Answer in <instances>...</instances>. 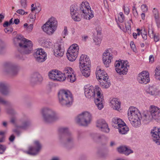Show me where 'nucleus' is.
<instances>
[{"label":"nucleus","instance_id":"f257e3e1","mask_svg":"<svg viewBox=\"0 0 160 160\" xmlns=\"http://www.w3.org/2000/svg\"><path fill=\"white\" fill-rule=\"evenodd\" d=\"M85 95L86 98L94 99L95 103L99 110L103 108L104 100L102 91L98 86L94 88L92 86H86L84 88Z\"/></svg>","mask_w":160,"mask_h":160},{"label":"nucleus","instance_id":"f03ea898","mask_svg":"<svg viewBox=\"0 0 160 160\" xmlns=\"http://www.w3.org/2000/svg\"><path fill=\"white\" fill-rule=\"evenodd\" d=\"M13 41L15 44H18L19 46L16 57L18 59L24 60L23 55L31 53L32 50V44L31 41L26 39L21 35H19L14 38Z\"/></svg>","mask_w":160,"mask_h":160},{"label":"nucleus","instance_id":"7ed1b4c3","mask_svg":"<svg viewBox=\"0 0 160 160\" xmlns=\"http://www.w3.org/2000/svg\"><path fill=\"white\" fill-rule=\"evenodd\" d=\"M58 98L59 103L63 106L70 107L73 101L71 93L68 90H61L58 92Z\"/></svg>","mask_w":160,"mask_h":160},{"label":"nucleus","instance_id":"20e7f679","mask_svg":"<svg viewBox=\"0 0 160 160\" xmlns=\"http://www.w3.org/2000/svg\"><path fill=\"white\" fill-rule=\"evenodd\" d=\"M42 113L44 121L47 123L52 122L59 118V116L54 111L48 107L43 108Z\"/></svg>","mask_w":160,"mask_h":160},{"label":"nucleus","instance_id":"39448f33","mask_svg":"<svg viewBox=\"0 0 160 160\" xmlns=\"http://www.w3.org/2000/svg\"><path fill=\"white\" fill-rule=\"evenodd\" d=\"M58 22L56 19L52 17L42 27L43 31L48 35H52L57 29Z\"/></svg>","mask_w":160,"mask_h":160},{"label":"nucleus","instance_id":"423d86ee","mask_svg":"<svg viewBox=\"0 0 160 160\" xmlns=\"http://www.w3.org/2000/svg\"><path fill=\"white\" fill-rule=\"evenodd\" d=\"M92 115L88 112H84L79 114L76 118V122L79 125L87 126L91 122Z\"/></svg>","mask_w":160,"mask_h":160},{"label":"nucleus","instance_id":"0eeeda50","mask_svg":"<svg viewBox=\"0 0 160 160\" xmlns=\"http://www.w3.org/2000/svg\"><path fill=\"white\" fill-rule=\"evenodd\" d=\"M115 70L120 75L126 74L129 67L128 62L127 61L120 60L115 62Z\"/></svg>","mask_w":160,"mask_h":160},{"label":"nucleus","instance_id":"6e6552de","mask_svg":"<svg viewBox=\"0 0 160 160\" xmlns=\"http://www.w3.org/2000/svg\"><path fill=\"white\" fill-rule=\"evenodd\" d=\"M3 67L5 72L10 75L14 76L18 73V67L10 62H5L3 64Z\"/></svg>","mask_w":160,"mask_h":160},{"label":"nucleus","instance_id":"1a4fd4ad","mask_svg":"<svg viewBox=\"0 0 160 160\" xmlns=\"http://www.w3.org/2000/svg\"><path fill=\"white\" fill-rule=\"evenodd\" d=\"M87 2H82L80 7V10L84 14V18L86 19H90L93 16V12L91 10V8Z\"/></svg>","mask_w":160,"mask_h":160},{"label":"nucleus","instance_id":"9d476101","mask_svg":"<svg viewBox=\"0 0 160 160\" xmlns=\"http://www.w3.org/2000/svg\"><path fill=\"white\" fill-rule=\"evenodd\" d=\"M79 50V47L76 44H72L69 48L67 56L70 61H73L76 60L78 55Z\"/></svg>","mask_w":160,"mask_h":160},{"label":"nucleus","instance_id":"9b49d317","mask_svg":"<svg viewBox=\"0 0 160 160\" xmlns=\"http://www.w3.org/2000/svg\"><path fill=\"white\" fill-rule=\"evenodd\" d=\"M59 134H62L65 138V141L63 143L65 147H67V145L73 142V138L68 131V129L66 128H62L59 130Z\"/></svg>","mask_w":160,"mask_h":160},{"label":"nucleus","instance_id":"f8f14e48","mask_svg":"<svg viewBox=\"0 0 160 160\" xmlns=\"http://www.w3.org/2000/svg\"><path fill=\"white\" fill-rule=\"evenodd\" d=\"M129 120L141 119L142 116L139 110L135 107H130L128 111Z\"/></svg>","mask_w":160,"mask_h":160},{"label":"nucleus","instance_id":"ddd939ff","mask_svg":"<svg viewBox=\"0 0 160 160\" xmlns=\"http://www.w3.org/2000/svg\"><path fill=\"white\" fill-rule=\"evenodd\" d=\"M53 51L54 55L56 57H62L65 51L63 43L62 42H59L55 44Z\"/></svg>","mask_w":160,"mask_h":160},{"label":"nucleus","instance_id":"4468645a","mask_svg":"<svg viewBox=\"0 0 160 160\" xmlns=\"http://www.w3.org/2000/svg\"><path fill=\"white\" fill-rule=\"evenodd\" d=\"M34 143L35 147H29L28 150L26 152L27 154L32 155H35L38 153L41 148V145L38 141H35Z\"/></svg>","mask_w":160,"mask_h":160},{"label":"nucleus","instance_id":"2eb2a0df","mask_svg":"<svg viewBox=\"0 0 160 160\" xmlns=\"http://www.w3.org/2000/svg\"><path fill=\"white\" fill-rule=\"evenodd\" d=\"M138 81L140 83L146 84L150 81L149 74L147 71H143L140 73L138 78Z\"/></svg>","mask_w":160,"mask_h":160},{"label":"nucleus","instance_id":"dca6fc26","mask_svg":"<svg viewBox=\"0 0 160 160\" xmlns=\"http://www.w3.org/2000/svg\"><path fill=\"white\" fill-rule=\"evenodd\" d=\"M149 112L152 118L155 120L160 119V108L152 105L150 107Z\"/></svg>","mask_w":160,"mask_h":160},{"label":"nucleus","instance_id":"f3484780","mask_svg":"<svg viewBox=\"0 0 160 160\" xmlns=\"http://www.w3.org/2000/svg\"><path fill=\"white\" fill-rule=\"evenodd\" d=\"M96 126L100 130L106 132H109V129L108 128L107 124L103 119L98 120L96 123Z\"/></svg>","mask_w":160,"mask_h":160},{"label":"nucleus","instance_id":"a211bd4d","mask_svg":"<svg viewBox=\"0 0 160 160\" xmlns=\"http://www.w3.org/2000/svg\"><path fill=\"white\" fill-rule=\"evenodd\" d=\"M36 61L39 62H44L46 58V54L43 49L40 48L34 54Z\"/></svg>","mask_w":160,"mask_h":160},{"label":"nucleus","instance_id":"6ab92c4d","mask_svg":"<svg viewBox=\"0 0 160 160\" xmlns=\"http://www.w3.org/2000/svg\"><path fill=\"white\" fill-rule=\"evenodd\" d=\"M154 141L158 145H160V128L154 127L151 132Z\"/></svg>","mask_w":160,"mask_h":160},{"label":"nucleus","instance_id":"aec40b11","mask_svg":"<svg viewBox=\"0 0 160 160\" xmlns=\"http://www.w3.org/2000/svg\"><path fill=\"white\" fill-rule=\"evenodd\" d=\"M112 54L110 53L109 50H107L103 54V61L106 67H108L109 64L112 60Z\"/></svg>","mask_w":160,"mask_h":160},{"label":"nucleus","instance_id":"412c9836","mask_svg":"<svg viewBox=\"0 0 160 160\" xmlns=\"http://www.w3.org/2000/svg\"><path fill=\"white\" fill-rule=\"evenodd\" d=\"M79 66L81 68L85 67L90 66V63L89 59L87 56L84 54H82L79 59Z\"/></svg>","mask_w":160,"mask_h":160},{"label":"nucleus","instance_id":"4be33fe9","mask_svg":"<svg viewBox=\"0 0 160 160\" xmlns=\"http://www.w3.org/2000/svg\"><path fill=\"white\" fill-rule=\"evenodd\" d=\"M70 12L72 18L76 21H79L81 18L78 16L77 12V8L73 5H72L70 8Z\"/></svg>","mask_w":160,"mask_h":160},{"label":"nucleus","instance_id":"5701e85b","mask_svg":"<svg viewBox=\"0 0 160 160\" xmlns=\"http://www.w3.org/2000/svg\"><path fill=\"white\" fill-rule=\"evenodd\" d=\"M117 150L119 152L123 153L127 156L133 152L132 150L126 146H120L117 148Z\"/></svg>","mask_w":160,"mask_h":160},{"label":"nucleus","instance_id":"b1692460","mask_svg":"<svg viewBox=\"0 0 160 160\" xmlns=\"http://www.w3.org/2000/svg\"><path fill=\"white\" fill-rule=\"evenodd\" d=\"M42 79L41 76L38 73L33 74L30 78V81L32 83L40 82L42 81Z\"/></svg>","mask_w":160,"mask_h":160},{"label":"nucleus","instance_id":"393cba45","mask_svg":"<svg viewBox=\"0 0 160 160\" xmlns=\"http://www.w3.org/2000/svg\"><path fill=\"white\" fill-rule=\"evenodd\" d=\"M97 71L96 72V74L97 79L100 80L108 77L107 74L105 71L102 70L100 69L98 70V69L97 68Z\"/></svg>","mask_w":160,"mask_h":160},{"label":"nucleus","instance_id":"a878e982","mask_svg":"<svg viewBox=\"0 0 160 160\" xmlns=\"http://www.w3.org/2000/svg\"><path fill=\"white\" fill-rule=\"evenodd\" d=\"M112 108L115 110H118L120 108L121 103L117 98H113L110 102Z\"/></svg>","mask_w":160,"mask_h":160},{"label":"nucleus","instance_id":"bb28decb","mask_svg":"<svg viewBox=\"0 0 160 160\" xmlns=\"http://www.w3.org/2000/svg\"><path fill=\"white\" fill-rule=\"evenodd\" d=\"M0 92L2 94L7 95L9 93L7 85L4 83H0Z\"/></svg>","mask_w":160,"mask_h":160},{"label":"nucleus","instance_id":"cd10ccee","mask_svg":"<svg viewBox=\"0 0 160 160\" xmlns=\"http://www.w3.org/2000/svg\"><path fill=\"white\" fill-rule=\"evenodd\" d=\"M100 83L103 88H108L110 87V83L108 77L99 81Z\"/></svg>","mask_w":160,"mask_h":160},{"label":"nucleus","instance_id":"c85d7f7f","mask_svg":"<svg viewBox=\"0 0 160 160\" xmlns=\"http://www.w3.org/2000/svg\"><path fill=\"white\" fill-rule=\"evenodd\" d=\"M117 128L118 129L119 132L122 134L127 133L129 131L128 128L124 122V123H122L121 125L117 127Z\"/></svg>","mask_w":160,"mask_h":160},{"label":"nucleus","instance_id":"c756f323","mask_svg":"<svg viewBox=\"0 0 160 160\" xmlns=\"http://www.w3.org/2000/svg\"><path fill=\"white\" fill-rule=\"evenodd\" d=\"M90 66L85 67L84 68L80 67V68L82 74L86 77H88L90 74Z\"/></svg>","mask_w":160,"mask_h":160},{"label":"nucleus","instance_id":"7c9ffc66","mask_svg":"<svg viewBox=\"0 0 160 160\" xmlns=\"http://www.w3.org/2000/svg\"><path fill=\"white\" fill-rule=\"evenodd\" d=\"M147 93L152 95H156L158 93L157 89L154 86H149L146 89Z\"/></svg>","mask_w":160,"mask_h":160},{"label":"nucleus","instance_id":"2f4dec72","mask_svg":"<svg viewBox=\"0 0 160 160\" xmlns=\"http://www.w3.org/2000/svg\"><path fill=\"white\" fill-rule=\"evenodd\" d=\"M59 71L56 70H52L49 72L48 76L49 78L54 81H56V77L59 73Z\"/></svg>","mask_w":160,"mask_h":160},{"label":"nucleus","instance_id":"473e14b6","mask_svg":"<svg viewBox=\"0 0 160 160\" xmlns=\"http://www.w3.org/2000/svg\"><path fill=\"white\" fill-rule=\"evenodd\" d=\"M112 122L114 124L117 125L115 126L117 128V127H119L120 125H121L122 123H124V122L122 120L118 118H113Z\"/></svg>","mask_w":160,"mask_h":160},{"label":"nucleus","instance_id":"72a5a7b5","mask_svg":"<svg viewBox=\"0 0 160 160\" xmlns=\"http://www.w3.org/2000/svg\"><path fill=\"white\" fill-rule=\"evenodd\" d=\"M141 119L137 120H129L131 124L135 128H137L140 127L141 125Z\"/></svg>","mask_w":160,"mask_h":160},{"label":"nucleus","instance_id":"f704fd0d","mask_svg":"<svg viewBox=\"0 0 160 160\" xmlns=\"http://www.w3.org/2000/svg\"><path fill=\"white\" fill-rule=\"evenodd\" d=\"M66 78V76L64 74L62 73L59 71L57 76L56 77V81L60 82L63 81L65 80Z\"/></svg>","mask_w":160,"mask_h":160},{"label":"nucleus","instance_id":"c9c22d12","mask_svg":"<svg viewBox=\"0 0 160 160\" xmlns=\"http://www.w3.org/2000/svg\"><path fill=\"white\" fill-rule=\"evenodd\" d=\"M73 73V70L70 67H67L65 68L64 70V74L66 76Z\"/></svg>","mask_w":160,"mask_h":160},{"label":"nucleus","instance_id":"e433bc0d","mask_svg":"<svg viewBox=\"0 0 160 160\" xmlns=\"http://www.w3.org/2000/svg\"><path fill=\"white\" fill-rule=\"evenodd\" d=\"M66 77H67V80L68 81L71 82H74L76 79V76L75 75L73 74V73L71 74L68 75L67 76H66Z\"/></svg>","mask_w":160,"mask_h":160},{"label":"nucleus","instance_id":"4c0bfd02","mask_svg":"<svg viewBox=\"0 0 160 160\" xmlns=\"http://www.w3.org/2000/svg\"><path fill=\"white\" fill-rule=\"evenodd\" d=\"M30 120L28 119L23 122L20 127L22 129H25L30 125Z\"/></svg>","mask_w":160,"mask_h":160},{"label":"nucleus","instance_id":"58836bf2","mask_svg":"<svg viewBox=\"0 0 160 160\" xmlns=\"http://www.w3.org/2000/svg\"><path fill=\"white\" fill-rule=\"evenodd\" d=\"M155 78L156 79L160 80V67L157 66L155 70Z\"/></svg>","mask_w":160,"mask_h":160},{"label":"nucleus","instance_id":"ea45409f","mask_svg":"<svg viewBox=\"0 0 160 160\" xmlns=\"http://www.w3.org/2000/svg\"><path fill=\"white\" fill-rule=\"evenodd\" d=\"M93 39L95 43V44L98 45H99L101 41V39L100 38H99L98 35H94L93 38Z\"/></svg>","mask_w":160,"mask_h":160},{"label":"nucleus","instance_id":"a19ab883","mask_svg":"<svg viewBox=\"0 0 160 160\" xmlns=\"http://www.w3.org/2000/svg\"><path fill=\"white\" fill-rule=\"evenodd\" d=\"M42 45L44 47L49 48L52 45V43L49 40H44L42 43Z\"/></svg>","mask_w":160,"mask_h":160},{"label":"nucleus","instance_id":"79ce46f5","mask_svg":"<svg viewBox=\"0 0 160 160\" xmlns=\"http://www.w3.org/2000/svg\"><path fill=\"white\" fill-rule=\"evenodd\" d=\"M118 20L119 22L120 23H122L124 20V16L122 12H120L118 15Z\"/></svg>","mask_w":160,"mask_h":160},{"label":"nucleus","instance_id":"37998d69","mask_svg":"<svg viewBox=\"0 0 160 160\" xmlns=\"http://www.w3.org/2000/svg\"><path fill=\"white\" fill-rule=\"evenodd\" d=\"M132 23V20L130 19L125 23L126 29L128 30H131V24Z\"/></svg>","mask_w":160,"mask_h":160},{"label":"nucleus","instance_id":"c03bdc74","mask_svg":"<svg viewBox=\"0 0 160 160\" xmlns=\"http://www.w3.org/2000/svg\"><path fill=\"white\" fill-rule=\"evenodd\" d=\"M152 118V116H150L148 114H145L143 117V119L146 121H149Z\"/></svg>","mask_w":160,"mask_h":160},{"label":"nucleus","instance_id":"a18cd8bd","mask_svg":"<svg viewBox=\"0 0 160 160\" xmlns=\"http://www.w3.org/2000/svg\"><path fill=\"white\" fill-rule=\"evenodd\" d=\"M152 13L155 18H159L158 11L157 9L154 8L152 10Z\"/></svg>","mask_w":160,"mask_h":160},{"label":"nucleus","instance_id":"49530a36","mask_svg":"<svg viewBox=\"0 0 160 160\" xmlns=\"http://www.w3.org/2000/svg\"><path fill=\"white\" fill-rule=\"evenodd\" d=\"M27 0H21L20 4L21 7L23 8H26L27 6Z\"/></svg>","mask_w":160,"mask_h":160},{"label":"nucleus","instance_id":"de8ad7c7","mask_svg":"<svg viewBox=\"0 0 160 160\" xmlns=\"http://www.w3.org/2000/svg\"><path fill=\"white\" fill-rule=\"evenodd\" d=\"M7 112L8 113L12 115H14L17 114V112L12 108L8 109L7 111Z\"/></svg>","mask_w":160,"mask_h":160},{"label":"nucleus","instance_id":"09e8293b","mask_svg":"<svg viewBox=\"0 0 160 160\" xmlns=\"http://www.w3.org/2000/svg\"><path fill=\"white\" fill-rule=\"evenodd\" d=\"M6 149V146L0 144V154H3Z\"/></svg>","mask_w":160,"mask_h":160},{"label":"nucleus","instance_id":"8fccbe9b","mask_svg":"<svg viewBox=\"0 0 160 160\" xmlns=\"http://www.w3.org/2000/svg\"><path fill=\"white\" fill-rule=\"evenodd\" d=\"M141 8L143 12H146L148 10V7L146 4H143L141 6Z\"/></svg>","mask_w":160,"mask_h":160},{"label":"nucleus","instance_id":"3c124183","mask_svg":"<svg viewBox=\"0 0 160 160\" xmlns=\"http://www.w3.org/2000/svg\"><path fill=\"white\" fill-rule=\"evenodd\" d=\"M5 132L3 131H0V142H2L4 141V135Z\"/></svg>","mask_w":160,"mask_h":160},{"label":"nucleus","instance_id":"603ef678","mask_svg":"<svg viewBox=\"0 0 160 160\" xmlns=\"http://www.w3.org/2000/svg\"><path fill=\"white\" fill-rule=\"evenodd\" d=\"M5 44L1 41L0 40V53H1V51L3 50L5 48Z\"/></svg>","mask_w":160,"mask_h":160},{"label":"nucleus","instance_id":"864d4df0","mask_svg":"<svg viewBox=\"0 0 160 160\" xmlns=\"http://www.w3.org/2000/svg\"><path fill=\"white\" fill-rule=\"evenodd\" d=\"M17 12L19 13L21 15H23L24 14H26L28 13L27 12H25L24 10L22 9H19L17 11Z\"/></svg>","mask_w":160,"mask_h":160},{"label":"nucleus","instance_id":"5fc2aeb1","mask_svg":"<svg viewBox=\"0 0 160 160\" xmlns=\"http://www.w3.org/2000/svg\"><path fill=\"white\" fill-rule=\"evenodd\" d=\"M148 35L150 38H153L155 35L153 33V30L152 29H149L148 31Z\"/></svg>","mask_w":160,"mask_h":160},{"label":"nucleus","instance_id":"6e6d98bb","mask_svg":"<svg viewBox=\"0 0 160 160\" xmlns=\"http://www.w3.org/2000/svg\"><path fill=\"white\" fill-rule=\"evenodd\" d=\"M92 137L94 140H97L100 138L101 136L98 134H93L92 135Z\"/></svg>","mask_w":160,"mask_h":160},{"label":"nucleus","instance_id":"4d7b16f0","mask_svg":"<svg viewBox=\"0 0 160 160\" xmlns=\"http://www.w3.org/2000/svg\"><path fill=\"white\" fill-rule=\"evenodd\" d=\"M130 45L131 48L132 49L133 51L134 52H135L136 51V48L134 44V42H131L130 43Z\"/></svg>","mask_w":160,"mask_h":160},{"label":"nucleus","instance_id":"13d9d810","mask_svg":"<svg viewBox=\"0 0 160 160\" xmlns=\"http://www.w3.org/2000/svg\"><path fill=\"white\" fill-rule=\"evenodd\" d=\"M13 31V29L12 28H8L4 29V31L6 33L9 34L11 33Z\"/></svg>","mask_w":160,"mask_h":160},{"label":"nucleus","instance_id":"bf43d9fd","mask_svg":"<svg viewBox=\"0 0 160 160\" xmlns=\"http://www.w3.org/2000/svg\"><path fill=\"white\" fill-rule=\"evenodd\" d=\"M0 103L4 105H6L8 104V102L5 100L2 97L0 96Z\"/></svg>","mask_w":160,"mask_h":160},{"label":"nucleus","instance_id":"052dcab7","mask_svg":"<svg viewBox=\"0 0 160 160\" xmlns=\"http://www.w3.org/2000/svg\"><path fill=\"white\" fill-rule=\"evenodd\" d=\"M68 34V29L67 27H65L64 30L62 32V36H65Z\"/></svg>","mask_w":160,"mask_h":160},{"label":"nucleus","instance_id":"680f3d73","mask_svg":"<svg viewBox=\"0 0 160 160\" xmlns=\"http://www.w3.org/2000/svg\"><path fill=\"white\" fill-rule=\"evenodd\" d=\"M29 17L32 21H34L36 18L35 14L31 13L30 14Z\"/></svg>","mask_w":160,"mask_h":160},{"label":"nucleus","instance_id":"e2e57ef3","mask_svg":"<svg viewBox=\"0 0 160 160\" xmlns=\"http://www.w3.org/2000/svg\"><path fill=\"white\" fill-rule=\"evenodd\" d=\"M124 12L126 15H128L129 12V9L128 7H124Z\"/></svg>","mask_w":160,"mask_h":160},{"label":"nucleus","instance_id":"0e129e2a","mask_svg":"<svg viewBox=\"0 0 160 160\" xmlns=\"http://www.w3.org/2000/svg\"><path fill=\"white\" fill-rule=\"evenodd\" d=\"M155 19L157 26L158 27H160V20L159 19V18H155Z\"/></svg>","mask_w":160,"mask_h":160},{"label":"nucleus","instance_id":"69168bd1","mask_svg":"<svg viewBox=\"0 0 160 160\" xmlns=\"http://www.w3.org/2000/svg\"><path fill=\"white\" fill-rule=\"evenodd\" d=\"M15 138V137L13 135H11L9 138V140L11 142H12L14 140Z\"/></svg>","mask_w":160,"mask_h":160},{"label":"nucleus","instance_id":"338daca9","mask_svg":"<svg viewBox=\"0 0 160 160\" xmlns=\"http://www.w3.org/2000/svg\"><path fill=\"white\" fill-rule=\"evenodd\" d=\"M33 28V24H30L28 27V30L29 31L31 32L32 30V29Z\"/></svg>","mask_w":160,"mask_h":160},{"label":"nucleus","instance_id":"774afa93","mask_svg":"<svg viewBox=\"0 0 160 160\" xmlns=\"http://www.w3.org/2000/svg\"><path fill=\"white\" fill-rule=\"evenodd\" d=\"M11 24H9V22L8 21H6L3 24V26L4 27H7L9 26Z\"/></svg>","mask_w":160,"mask_h":160}]
</instances>
